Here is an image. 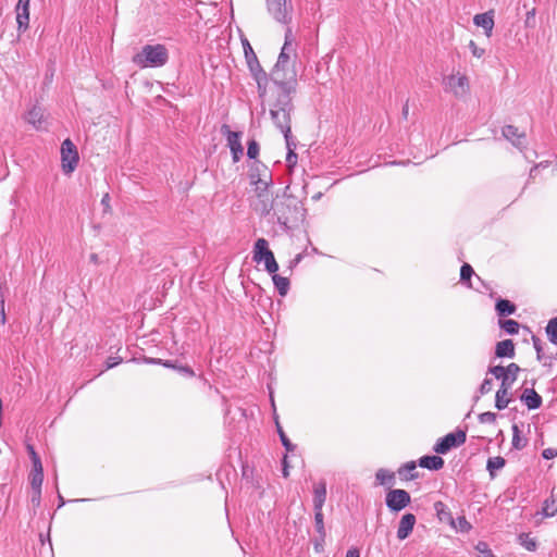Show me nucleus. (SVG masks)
I'll use <instances>...</instances> for the list:
<instances>
[{"mask_svg": "<svg viewBox=\"0 0 557 557\" xmlns=\"http://www.w3.org/2000/svg\"><path fill=\"white\" fill-rule=\"evenodd\" d=\"M277 433L280 435V440L282 442V445L285 447L287 451H294L296 446L289 441V438L286 436L285 432L283 431L282 426L278 422H276Z\"/></svg>", "mask_w": 557, "mask_h": 557, "instance_id": "40", "label": "nucleus"}, {"mask_svg": "<svg viewBox=\"0 0 557 557\" xmlns=\"http://www.w3.org/2000/svg\"><path fill=\"white\" fill-rule=\"evenodd\" d=\"M169 60L168 49L163 45H146L134 55L133 62L140 67L163 66Z\"/></svg>", "mask_w": 557, "mask_h": 557, "instance_id": "3", "label": "nucleus"}, {"mask_svg": "<svg viewBox=\"0 0 557 557\" xmlns=\"http://www.w3.org/2000/svg\"><path fill=\"white\" fill-rule=\"evenodd\" d=\"M408 114H409V106H408V102H406L405 106L403 107L401 115L404 119H407Z\"/></svg>", "mask_w": 557, "mask_h": 557, "instance_id": "62", "label": "nucleus"}, {"mask_svg": "<svg viewBox=\"0 0 557 557\" xmlns=\"http://www.w3.org/2000/svg\"><path fill=\"white\" fill-rule=\"evenodd\" d=\"M305 211L301 202L296 197L286 195L285 193L282 196H276V221L285 228H289L290 223L302 221Z\"/></svg>", "mask_w": 557, "mask_h": 557, "instance_id": "2", "label": "nucleus"}, {"mask_svg": "<svg viewBox=\"0 0 557 557\" xmlns=\"http://www.w3.org/2000/svg\"><path fill=\"white\" fill-rule=\"evenodd\" d=\"M272 281L281 296H285L288 293L289 280L287 277H284V276H281L278 274L274 273L272 276Z\"/></svg>", "mask_w": 557, "mask_h": 557, "instance_id": "32", "label": "nucleus"}, {"mask_svg": "<svg viewBox=\"0 0 557 557\" xmlns=\"http://www.w3.org/2000/svg\"><path fill=\"white\" fill-rule=\"evenodd\" d=\"M506 368L503 366H494L488 368V373L493 374L496 379L503 380Z\"/></svg>", "mask_w": 557, "mask_h": 557, "instance_id": "48", "label": "nucleus"}, {"mask_svg": "<svg viewBox=\"0 0 557 557\" xmlns=\"http://www.w3.org/2000/svg\"><path fill=\"white\" fill-rule=\"evenodd\" d=\"M346 557H360L359 550L357 548H350L347 550Z\"/></svg>", "mask_w": 557, "mask_h": 557, "instance_id": "60", "label": "nucleus"}, {"mask_svg": "<svg viewBox=\"0 0 557 557\" xmlns=\"http://www.w3.org/2000/svg\"><path fill=\"white\" fill-rule=\"evenodd\" d=\"M478 548H479V550H480V552H482V553H485V552H486V553H487L486 557H493L492 552H491V550H486V549H485V548H486V544H485V543H480V544L478 545Z\"/></svg>", "mask_w": 557, "mask_h": 557, "instance_id": "59", "label": "nucleus"}, {"mask_svg": "<svg viewBox=\"0 0 557 557\" xmlns=\"http://www.w3.org/2000/svg\"><path fill=\"white\" fill-rule=\"evenodd\" d=\"M293 94H278L275 102L270 109V115L275 126L283 133L286 145L289 146L292 139V112L294 106L292 101Z\"/></svg>", "mask_w": 557, "mask_h": 557, "instance_id": "1", "label": "nucleus"}, {"mask_svg": "<svg viewBox=\"0 0 557 557\" xmlns=\"http://www.w3.org/2000/svg\"><path fill=\"white\" fill-rule=\"evenodd\" d=\"M520 367L517 363H510L506 367L504 377L502 380L500 386L511 388L512 384L516 382L518 373L520 372Z\"/></svg>", "mask_w": 557, "mask_h": 557, "instance_id": "21", "label": "nucleus"}, {"mask_svg": "<svg viewBox=\"0 0 557 557\" xmlns=\"http://www.w3.org/2000/svg\"><path fill=\"white\" fill-rule=\"evenodd\" d=\"M283 475L284 478H287L289 475V472H288V465H287V456L284 457L283 459Z\"/></svg>", "mask_w": 557, "mask_h": 557, "instance_id": "61", "label": "nucleus"}, {"mask_svg": "<svg viewBox=\"0 0 557 557\" xmlns=\"http://www.w3.org/2000/svg\"><path fill=\"white\" fill-rule=\"evenodd\" d=\"M375 480L380 485L393 486L395 484V474L387 469L381 468L375 473Z\"/></svg>", "mask_w": 557, "mask_h": 557, "instance_id": "26", "label": "nucleus"}, {"mask_svg": "<svg viewBox=\"0 0 557 557\" xmlns=\"http://www.w3.org/2000/svg\"><path fill=\"white\" fill-rule=\"evenodd\" d=\"M545 330L548 341L552 344L557 345V318L550 319Z\"/></svg>", "mask_w": 557, "mask_h": 557, "instance_id": "36", "label": "nucleus"}, {"mask_svg": "<svg viewBox=\"0 0 557 557\" xmlns=\"http://www.w3.org/2000/svg\"><path fill=\"white\" fill-rule=\"evenodd\" d=\"M321 197V194L319 193L318 195L313 196V199H319Z\"/></svg>", "mask_w": 557, "mask_h": 557, "instance_id": "64", "label": "nucleus"}, {"mask_svg": "<svg viewBox=\"0 0 557 557\" xmlns=\"http://www.w3.org/2000/svg\"><path fill=\"white\" fill-rule=\"evenodd\" d=\"M542 456L544 459H553L557 456V450L554 448H546L543 450Z\"/></svg>", "mask_w": 557, "mask_h": 557, "instance_id": "56", "label": "nucleus"}, {"mask_svg": "<svg viewBox=\"0 0 557 557\" xmlns=\"http://www.w3.org/2000/svg\"><path fill=\"white\" fill-rule=\"evenodd\" d=\"M474 25L482 27L487 37L492 36L494 27V11H487L485 13L476 14L473 17Z\"/></svg>", "mask_w": 557, "mask_h": 557, "instance_id": "16", "label": "nucleus"}, {"mask_svg": "<svg viewBox=\"0 0 557 557\" xmlns=\"http://www.w3.org/2000/svg\"><path fill=\"white\" fill-rule=\"evenodd\" d=\"M272 252L269 249V244L267 239L264 238H258L253 246V261L257 263L262 262L263 257H265V253Z\"/></svg>", "mask_w": 557, "mask_h": 557, "instance_id": "24", "label": "nucleus"}, {"mask_svg": "<svg viewBox=\"0 0 557 557\" xmlns=\"http://www.w3.org/2000/svg\"><path fill=\"white\" fill-rule=\"evenodd\" d=\"M314 524H315V530L319 534L320 541L324 542L326 533H325V528H324V516H323L322 509H320V510L314 509Z\"/></svg>", "mask_w": 557, "mask_h": 557, "instance_id": "34", "label": "nucleus"}, {"mask_svg": "<svg viewBox=\"0 0 557 557\" xmlns=\"http://www.w3.org/2000/svg\"><path fill=\"white\" fill-rule=\"evenodd\" d=\"M221 133L226 136L227 146L231 149L233 161L237 162L244 154V148L240 143L242 133L231 131L230 126L223 124L221 126Z\"/></svg>", "mask_w": 557, "mask_h": 557, "instance_id": "9", "label": "nucleus"}, {"mask_svg": "<svg viewBox=\"0 0 557 557\" xmlns=\"http://www.w3.org/2000/svg\"><path fill=\"white\" fill-rule=\"evenodd\" d=\"M528 444V440L521 436L520 429L517 424L512 425V441L511 445L515 449L521 450Z\"/></svg>", "mask_w": 557, "mask_h": 557, "instance_id": "33", "label": "nucleus"}, {"mask_svg": "<svg viewBox=\"0 0 557 557\" xmlns=\"http://www.w3.org/2000/svg\"><path fill=\"white\" fill-rule=\"evenodd\" d=\"M509 389L510 388H507V387H499L498 391L496 392V396H495V407L498 409V410H503L505 409L508 404L510 403V398L508 397V394H509Z\"/></svg>", "mask_w": 557, "mask_h": 557, "instance_id": "28", "label": "nucleus"}, {"mask_svg": "<svg viewBox=\"0 0 557 557\" xmlns=\"http://www.w3.org/2000/svg\"><path fill=\"white\" fill-rule=\"evenodd\" d=\"M416 462L409 461L398 469V474L403 476L405 480H414L418 478V472L416 471Z\"/></svg>", "mask_w": 557, "mask_h": 557, "instance_id": "30", "label": "nucleus"}, {"mask_svg": "<svg viewBox=\"0 0 557 557\" xmlns=\"http://www.w3.org/2000/svg\"><path fill=\"white\" fill-rule=\"evenodd\" d=\"M0 321L1 324H5L7 317L4 310V294L2 293V286H0Z\"/></svg>", "mask_w": 557, "mask_h": 557, "instance_id": "51", "label": "nucleus"}, {"mask_svg": "<svg viewBox=\"0 0 557 557\" xmlns=\"http://www.w3.org/2000/svg\"><path fill=\"white\" fill-rule=\"evenodd\" d=\"M469 48L475 58H482L485 53V50L483 48L478 47L473 40H470Z\"/></svg>", "mask_w": 557, "mask_h": 557, "instance_id": "50", "label": "nucleus"}, {"mask_svg": "<svg viewBox=\"0 0 557 557\" xmlns=\"http://www.w3.org/2000/svg\"><path fill=\"white\" fill-rule=\"evenodd\" d=\"M259 145L256 140H250L248 143V148H247V156L248 158L250 159H256L259 154Z\"/></svg>", "mask_w": 557, "mask_h": 557, "instance_id": "44", "label": "nucleus"}, {"mask_svg": "<svg viewBox=\"0 0 557 557\" xmlns=\"http://www.w3.org/2000/svg\"><path fill=\"white\" fill-rule=\"evenodd\" d=\"M503 136L519 149H521L523 139L525 137L523 133H519L518 128L512 125H506L503 128Z\"/></svg>", "mask_w": 557, "mask_h": 557, "instance_id": "19", "label": "nucleus"}, {"mask_svg": "<svg viewBox=\"0 0 557 557\" xmlns=\"http://www.w3.org/2000/svg\"><path fill=\"white\" fill-rule=\"evenodd\" d=\"M25 446L32 461V468L28 472V482L30 487L35 490V445L32 443L30 438H27L25 441Z\"/></svg>", "mask_w": 557, "mask_h": 557, "instance_id": "27", "label": "nucleus"}, {"mask_svg": "<svg viewBox=\"0 0 557 557\" xmlns=\"http://www.w3.org/2000/svg\"><path fill=\"white\" fill-rule=\"evenodd\" d=\"M36 473H37V491H39V487H40L41 482H42V466H41V462H40L38 457H37V470H36Z\"/></svg>", "mask_w": 557, "mask_h": 557, "instance_id": "53", "label": "nucleus"}, {"mask_svg": "<svg viewBox=\"0 0 557 557\" xmlns=\"http://www.w3.org/2000/svg\"><path fill=\"white\" fill-rule=\"evenodd\" d=\"M532 341H533L534 349L536 350L537 359L541 360L542 359V341L535 336L532 337Z\"/></svg>", "mask_w": 557, "mask_h": 557, "instance_id": "52", "label": "nucleus"}, {"mask_svg": "<svg viewBox=\"0 0 557 557\" xmlns=\"http://www.w3.org/2000/svg\"><path fill=\"white\" fill-rule=\"evenodd\" d=\"M121 362H122V358H120V357H109L106 361L107 369H112V368L116 367L117 364H120Z\"/></svg>", "mask_w": 557, "mask_h": 557, "instance_id": "54", "label": "nucleus"}, {"mask_svg": "<svg viewBox=\"0 0 557 557\" xmlns=\"http://www.w3.org/2000/svg\"><path fill=\"white\" fill-rule=\"evenodd\" d=\"M385 502L389 510L397 512L407 507L410 504L411 498L410 494L407 491L396 488L391 490L386 494Z\"/></svg>", "mask_w": 557, "mask_h": 557, "instance_id": "10", "label": "nucleus"}, {"mask_svg": "<svg viewBox=\"0 0 557 557\" xmlns=\"http://www.w3.org/2000/svg\"><path fill=\"white\" fill-rule=\"evenodd\" d=\"M535 13H536V11H535L534 8L527 12V16H525V20H524L525 27H529V28H534L535 27V24H536Z\"/></svg>", "mask_w": 557, "mask_h": 557, "instance_id": "46", "label": "nucleus"}, {"mask_svg": "<svg viewBox=\"0 0 557 557\" xmlns=\"http://www.w3.org/2000/svg\"><path fill=\"white\" fill-rule=\"evenodd\" d=\"M257 198L258 200L253 207L256 212L261 216H268L273 211V215L275 216L276 197L272 198L270 193H267V196Z\"/></svg>", "mask_w": 557, "mask_h": 557, "instance_id": "14", "label": "nucleus"}, {"mask_svg": "<svg viewBox=\"0 0 557 557\" xmlns=\"http://www.w3.org/2000/svg\"><path fill=\"white\" fill-rule=\"evenodd\" d=\"M499 326L508 334H517L519 332V323L515 320H499Z\"/></svg>", "mask_w": 557, "mask_h": 557, "instance_id": "37", "label": "nucleus"}, {"mask_svg": "<svg viewBox=\"0 0 557 557\" xmlns=\"http://www.w3.org/2000/svg\"><path fill=\"white\" fill-rule=\"evenodd\" d=\"M505 463H506V460L500 456L488 458L487 463H486V469L490 473V476L492 479L495 478L496 471L503 469L505 467Z\"/></svg>", "mask_w": 557, "mask_h": 557, "instance_id": "29", "label": "nucleus"}, {"mask_svg": "<svg viewBox=\"0 0 557 557\" xmlns=\"http://www.w3.org/2000/svg\"><path fill=\"white\" fill-rule=\"evenodd\" d=\"M557 515V499L554 496V490L552 491L550 497L543 502L541 511L535 513V517L542 516V518H552Z\"/></svg>", "mask_w": 557, "mask_h": 557, "instance_id": "18", "label": "nucleus"}, {"mask_svg": "<svg viewBox=\"0 0 557 557\" xmlns=\"http://www.w3.org/2000/svg\"><path fill=\"white\" fill-rule=\"evenodd\" d=\"M495 309L500 317L509 315L516 312V306L507 299H498Z\"/></svg>", "mask_w": 557, "mask_h": 557, "instance_id": "31", "label": "nucleus"}, {"mask_svg": "<svg viewBox=\"0 0 557 557\" xmlns=\"http://www.w3.org/2000/svg\"><path fill=\"white\" fill-rule=\"evenodd\" d=\"M519 543L529 552H535L537 548V542L535 539L530 537L528 533H521L518 536Z\"/></svg>", "mask_w": 557, "mask_h": 557, "instance_id": "35", "label": "nucleus"}, {"mask_svg": "<svg viewBox=\"0 0 557 557\" xmlns=\"http://www.w3.org/2000/svg\"><path fill=\"white\" fill-rule=\"evenodd\" d=\"M479 421L481 423H494L496 421V413L486 411L479 416Z\"/></svg>", "mask_w": 557, "mask_h": 557, "instance_id": "47", "label": "nucleus"}, {"mask_svg": "<svg viewBox=\"0 0 557 557\" xmlns=\"http://www.w3.org/2000/svg\"><path fill=\"white\" fill-rule=\"evenodd\" d=\"M456 529H459L461 532H468L471 529V524L467 521L466 517H458L457 521H455Z\"/></svg>", "mask_w": 557, "mask_h": 557, "instance_id": "45", "label": "nucleus"}, {"mask_svg": "<svg viewBox=\"0 0 557 557\" xmlns=\"http://www.w3.org/2000/svg\"><path fill=\"white\" fill-rule=\"evenodd\" d=\"M293 52H294V49H288V46L282 47L281 53L278 54L275 65L288 66L289 60H290V54Z\"/></svg>", "mask_w": 557, "mask_h": 557, "instance_id": "39", "label": "nucleus"}, {"mask_svg": "<svg viewBox=\"0 0 557 557\" xmlns=\"http://www.w3.org/2000/svg\"><path fill=\"white\" fill-rule=\"evenodd\" d=\"M416 522H417V519L413 513L404 515L399 521L398 529H397L398 540H400V541L406 540L411 534Z\"/></svg>", "mask_w": 557, "mask_h": 557, "instance_id": "15", "label": "nucleus"}, {"mask_svg": "<svg viewBox=\"0 0 557 557\" xmlns=\"http://www.w3.org/2000/svg\"><path fill=\"white\" fill-rule=\"evenodd\" d=\"M250 180L251 184L256 185L257 197L267 196V193H269V186L272 182V175L268 169L264 168L263 172L258 175L251 173Z\"/></svg>", "mask_w": 557, "mask_h": 557, "instance_id": "11", "label": "nucleus"}, {"mask_svg": "<svg viewBox=\"0 0 557 557\" xmlns=\"http://www.w3.org/2000/svg\"><path fill=\"white\" fill-rule=\"evenodd\" d=\"M79 161L76 146L70 138L61 145V165L64 174L69 175L75 171Z\"/></svg>", "mask_w": 557, "mask_h": 557, "instance_id": "6", "label": "nucleus"}, {"mask_svg": "<svg viewBox=\"0 0 557 557\" xmlns=\"http://www.w3.org/2000/svg\"><path fill=\"white\" fill-rule=\"evenodd\" d=\"M521 400L531 410L537 409L542 405V397L533 388H525L521 395Z\"/></svg>", "mask_w": 557, "mask_h": 557, "instance_id": "20", "label": "nucleus"}, {"mask_svg": "<svg viewBox=\"0 0 557 557\" xmlns=\"http://www.w3.org/2000/svg\"><path fill=\"white\" fill-rule=\"evenodd\" d=\"M286 147L288 149L286 161L288 164H295L297 162V154L294 152L296 144L293 141V138L289 139V146L286 145Z\"/></svg>", "mask_w": 557, "mask_h": 557, "instance_id": "43", "label": "nucleus"}, {"mask_svg": "<svg viewBox=\"0 0 557 557\" xmlns=\"http://www.w3.org/2000/svg\"><path fill=\"white\" fill-rule=\"evenodd\" d=\"M24 119L27 123L35 125V113H34L33 109H30L26 112Z\"/></svg>", "mask_w": 557, "mask_h": 557, "instance_id": "57", "label": "nucleus"}, {"mask_svg": "<svg viewBox=\"0 0 557 557\" xmlns=\"http://www.w3.org/2000/svg\"><path fill=\"white\" fill-rule=\"evenodd\" d=\"M474 273L472 267L468 263H463L460 269V281L467 282L471 278L472 274Z\"/></svg>", "mask_w": 557, "mask_h": 557, "instance_id": "42", "label": "nucleus"}, {"mask_svg": "<svg viewBox=\"0 0 557 557\" xmlns=\"http://www.w3.org/2000/svg\"><path fill=\"white\" fill-rule=\"evenodd\" d=\"M292 42H293L292 29L287 28L285 32V42H284L283 47L288 46V49H294Z\"/></svg>", "mask_w": 557, "mask_h": 557, "instance_id": "55", "label": "nucleus"}, {"mask_svg": "<svg viewBox=\"0 0 557 557\" xmlns=\"http://www.w3.org/2000/svg\"><path fill=\"white\" fill-rule=\"evenodd\" d=\"M434 510L436 512V517L441 522H445L455 527V520L448 507L441 500L434 503Z\"/></svg>", "mask_w": 557, "mask_h": 557, "instance_id": "22", "label": "nucleus"}, {"mask_svg": "<svg viewBox=\"0 0 557 557\" xmlns=\"http://www.w3.org/2000/svg\"><path fill=\"white\" fill-rule=\"evenodd\" d=\"M495 355L498 358L515 357V344L511 339H504L496 344Z\"/></svg>", "mask_w": 557, "mask_h": 557, "instance_id": "23", "label": "nucleus"}, {"mask_svg": "<svg viewBox=\"0 0 557 557\" xmlns=\"http://www.w3.org/2000/svg\"><path fill=\"white\" fill-rule=\"evenodd\" d=\"M243 46H244L245 57H246L248 66L250 67V64L256 66V63L253 62V57H257V55L253 52V50L247 39L243 40Z\"/></svg>", "mask_w": 557, "mask_h": 557, "instance_id": "41", "label": "nucleus"}, {"mask_svg": "<svg viewBox=\"0 0 557 557\" xmlns=\"http://www.w3.org/2000/svg\"><path fill=\"white\" fill-rule=\"evenodd\" d=\"M268 11L280 23L288 24L292 21V5L286 0H267Z\"/></svg>", "mask_w": 557, "mask_h": 557, "instance_id": "8", "label": "nucleus"}, {"mask_svg": "<svg viewBox=\"0 0 557 557\" xmlns=\"http://www.w3.org/2000/svg\"><path fill=\"white\" fill-rule=\"evenodd\" d=\"M466 432L462 430H457L440 438L434 445L433 449L437 454H446L451 448L462 445L466 442Z\"/></svg>", "mask_w": 557, "mask_h": 557, "instance_id": "7", "label": "nucleus"}, {"mask_svg": "<svg viewBox=\"0 0 557 557\" xmlns=\"http://www.w3.org/2000/svg\"><path fill=\"white\" fill-rule=\"evenodd\" d=\"M181 373H183L186 376H194L195 373L189 367H178L177 368Z\"/></svg>", "mask_w": 557, "mask_h": 557, "instance_id": "58", "label": "nucleus"}, {"mask_svg": "<svg viewBox=\"0 0 557 557\" xmlns=\"http://www.w3.org/2000/svg\"><path fill=\"white\" fill-rule=\"evenodd\" d=\"M253 62L256 63V66L250 64V72L257 82L260 97H263L267 92V85L269 81L268 74L261 67L257 57H253Z\"/></svg>", "mask_w": 557, "mask_h": 557, "instance_id": "13", "label": "nucleus"}, {"mask_svg": "<svg viewBox=\"0 0 557 557\" xmlns=\"http://www.w3.org/2000/svg\"><path fill=\"white\" fill-rule=\"evenodd\" d=\"M419 466L429 470H440L444 466V460L440 456H423L419 459Z\"/></svg>", "mask_w": 557, "mask_h": 557, "instance_id": "25", "label": "nucleus"}, {"mask_svg": "<svg viewBox=\"0 0 557 557\" xmlns=\"http://www.w3.org/2000/svg\"><path fill=\"white\" fill-rule=\"evenodd\" d=\"M493 381L492 379H484L482 384L480 385L479 393L481 395H485L492 391Z\"/></svg>", "mask_w": 557, "mask_h": 557, "instance_id": "49", "label": "nucleus"}, {"mask_svg": "<svg viewBox=\"0 0 557 557\" xmlns=\"http://www.w3.org/2000/svg\"><path fill=\"white\" fill-rule=\"evenodd\" d=\"M326 499V483L324 480L315 483L313 486V508L322 509Z\"/></svg>", "mask_w": 557, "mask_h": 557, "instance_id": "17", "label": "nucleus"}, {"mask_svg": "<svg viewBox=\"0 0 557 557\" xmlns=\"http://www.w3.org/2000/svg\"><path fill=\"white\" fill-rule=\"evenodd\" d=\"M443 87L446 92L453 94L456 98H465L470 91L469 79L460 72L445 76Z\"/></svg>", "mask_w": 557, "mask_h": 557, "instance_id": "5", "label": "nucleus"}, {"mask_svg": "<svg viewBox=\"0 0 557 557\" xmlns=\"http://www.w3.org/2000/svg\"><path fill=\"white\" fill-rule=\"evenodd\" d=\"M109 202H110V196L109 194H106L102 199H101V203L106 207V208H109Z\"/></svg>", "mask_w": 557, "mask_h": 557, "instance_id": "63", "label": "nucleus"}, {"mask_svg": "<svg viewBox=\"0 0 557 557\" xmlns=\"http://www.w3.org/2000/svg\"><path fill=\"white\" fill-rule=\"evenodd\" d=\"M262 262L264 263L265 270L271 274L276 273V271L278 270V264L274 258L273 252L265 253V257H263Z\"/></svg>", "mask_w": 557, "mask_h": 557, "instance_id": "38", "label": "nucleus"}, {"mask_svg": "<svg viewBox=\"0 0 557 557\" xmlns=\"http://www.w3.org/2000/svg\"><path fill=\"white\" fill-rule=\"evenodd\" d=\"M271 81L280 89L278 94H295L297 88V74L289 66L274 65L271 72Z\"/></svg>", "mask_w": 557, "mask_h": 557, "instance_id": "4", "label": "nucleus"}, {"mask_svg": "<svg viewBox=\"0 0 557 557\" xmlns=\"http://www.w3.org/2000/svg\"><path fill=\"white\" fill-rule=\"evenodd\" d=\"M29 3L30 0H18L15 7L18 33L25 32L29 26Z\"/></svg>", "mask_w": 557, "mask_h": 557, "instance_id": "12", "label": "nucleus"}]
</instances>
